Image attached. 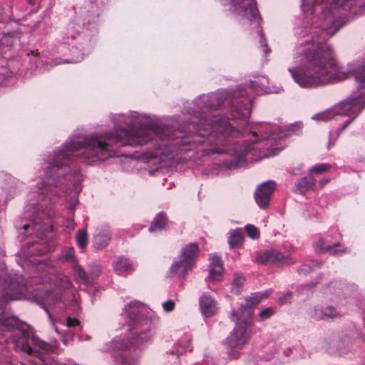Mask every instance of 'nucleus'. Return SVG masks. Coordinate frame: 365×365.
Instances as JSON below:
<instances>
[{
  "label": "nucleus",
  "mask_w": 365,
  "mask_h": 365,
  "mask_svg": "<svg viewBox=\"0 0 365 365\" xmlns=\"http://www.w3.org/2000/svg\"><path fill=\"white\" fill-rule=\"evenodd\" d=\"M200 311L205 317H211L217 312V302L212 296L203 293L199 299Z\"/></svg>",
  "instance_id": "nucleus-16"
},
{
  "label": "nucleus",
  "mask_w": 365,
  "mask_h": 365,
  "mask_svg": "<svg viewBox=\"0 0 365 365\" xmlns=\"http://www.w3.org/2000/svg\"><path fill=\"white\" fill-rule=\"evenodd\" d=\"M145 306L139 301H131L123 309L125 315L133 322L128 329V335L118 336L101 349L102 352H111L133 348L144 350L154 336L155 326L159 322L157 314H143Z\"/></svg>",
  "instance_id": "nucleus-4"
},
{
  "label": "nucleus",
  "mask_w": 365,
  "mask_h": 365,
  "mask_svg": "<svg viewBox=\"0 0 365 365\" xmlns=\"http://www.w3.org/2000/svg\"><path fill=\"white\" fill-rule=\"evenodd\" d=\"M340 313L332 306L324 307V320L334 319L340 317Z\"/></svg>",
  "instance_id": "nucleus-33"
},
{
  "label": "nucleus",
  "mask_w": 365,
  "mask_h": 365,
  "mask_svg": "<svg viewBox=\"0 0 365 365\" xmlns=\"http://www.w3.org/2000/svg\"><path fill=\"white\" fill-rule=\"evenodd\" d=\"M166 215L163 212L158 213L154 218L148 230L150 232H159L166 227Z\"/></svg>",
  "instance_id": "nucleus-24"
},
{
  "label": "nucleus",
  "mask_w": 365,
  "mask_h": 365,
  "mask_svg": "<svg viewBox=\"0 0 365 365\" xmlns=\"http://www.w3.org/2000/svg\"><path fill=\"white\" fill-rule=\"evenodd\" d=\"M329 181V178H324L319 181V185L321 188H322Z\"/></svg>",
  "instance_id": "nucleus-42"
},
{
  "label": "nucleus",
  "mask_w": 365,
  "mask_h": 365,
  "mask_svg": "<svg viewBox=\"0 0 365 365\" xmlns=\"http://www.w3.org/2000/svg\"><path fill=\"white\" fill-rule=\"evenodd\" d=\"M255 258L260 264H272L282 262L286 256L276 250H267L257 252Z\"/></svg>",
  "instance_id": "nucleus-19"
},
{
  "label": "nucleus",
  "mask_w": 365,
  "mask_h": 365,
  "mask_svg": "<svg viewBox=\"0 0 365 365\" xmlns=\"http://www.w3.org/2000/svg\"><path fill=\"white\" fill-rule=\"evenodd\" d=\"M298 128L299 129H301L302 123H296L295 125H289V130L294 131V128Z\"/></svg>",
  "instance_id": "nucleus-44"
},
{
  "label": "nucleus",
  "mask_w": 365,
  "mask_h": 365,
  "mask_svg": "<svg viewBox=\"0 0 365 365\" xmlns=\"http://www.w3.org/2000/svg\"><path fill=\"white\" fill-rule=\"evenodd\" d=\"M297 135H299V132H297V131H294Z\"/></svg>",
  "instance_id": "nucleus-49"
},
{
  "label": "nucleus",
  "mask_w": 365,
  "mask_h": 365,
  "mask_svg": "<svg viewBox=\"0 0 365 365\" xmlns=\"http://www.w3.org/2000/svg\"><path fill=\"white\" fill-rule=\"evenodd\" d=\"M245 230L252 239H256L259 237L258 229L252 225H247L245 227Z\"/></svg>",
  "instance_id": "nucleus-37"
},
{
  "label": "nucleus",
  "mask_w": 365,
  "mask_h": 365,
  "mask_svg": "<svg viewBox=\"0 0 365 365\" xmlns=\"http://www.w3.org/2000/svg\"><path fill=\"white\" fill-rule=\"evenodd\" d=\"M222 4L227 7L226 10L234 15L240 23L250 30H254L259 35V43L264 52L267 51V45L262 33L261 21L256 0H220Z\"/></svg>",
  "instance_id": "nucleus-7"
},
{
  "label": "nucleus",
  "mask_w": 365,
  "mask_h": 365,
  "mask_svg": "<svg viewBox=\"0 0 365 365\" xmlns=\"http://www.w3.org/2000/svg\"><path fill=\"white\" fill-rule=\"evenodd\" d=\"M60 325L61 327L54 325V329L65 344H67L82 329L79 321L71 317H68L64 322H60Z\"/></svg>",
  "instance_id": "nucleus-12"
},
{
  "label": "nucleus",
  "mask_w": 365,
  "mask_h": 365,
  "mask_svg": "<svg viewBox=\"0 0 365 365\" xmlns=\"http://www.w3.org/2000/svg\"><path fill=\"white\" fill-rule=\"evenodd\" d=\"M111 240V233L107 227H98L93 237V246L100 250L107 247Z\"/></svg>",
  "instance_id": "nucleus-18"
},
{
  "label": "nucleus",
  "mask_w": 365,
  "mask_h": 365,
  "mask_svg": "<svg viewBox=\"0 0 365 365\" xmlns=\"http://www.w3.org/2000/svg\"><path fill=\"white\" fill-rule=\"evenodd\" d=\"M309 315L315 320H324V307L320 305L314 307L310 310Z\"/></svg>",
  "instance_id": "nucleus-34"
},
{
  "label": "nucleus",
  "mask_w": 365,
  "mask_h": 365,
  "mask_svg": "<svg viewBox=\"0 0 365 365\" xmlns=\"http://www.w3.org/2000/svg\"><path fill=\"white\" fill-rule=\"evenodd\" d=\"M34 1L35 0H29V3L31 4H34Z\"/></svg>",
  "instance_id": "nucleus-45"
},
{
  "label": "nucleus",
  "mask_w": 365,
  "mask_h": 365,
  "mask_svg": "<svg viewBox=\"0 0 365 365\" xmlns=\"http://www.w3.org/2000/svg\"><path fill=\"white\" fill-rule=\"evenodd\" d=\"M18 41L19 39L17 36L9 34H5L0 39V49L3 50L4 47L11 48L14 46Z\"/></svg>",
  "instance_id": "nucleus-27"
},
{
  "label": "nucleus",
  "mask_w": 365,
  "mask_h": 365,
  "mask_svg": "<svg viewBox=\"0 0 365 365\" xmlns=\"http://www.w3.org/2000/svg\"><path fill=\"white\" fill-rule=\"evenodd\" d=\"M149 118L147 113L135 110L110 114L113 129L89 134L75 132L41 163L43 171L38 177L44 180L29 192L26 209L31 218L19 231L21 241L24 240L23 235L29 239L19 255L31 264L32 273L29 280L16 274L0 273V344L11 340L16 349L38 354L43 365L44 361L40 355L53 351L55 348L34 336L27 324H21L15 317L7 316L4 312L6 302L26 299L43 304L51 323L53 317L46 304L56 313L63 309L73 314L80 312L79 296L69 278L56 277L55 269L47 261L29 259L53 250L52 211L47 205L54 203L55 197L63 192L70 195L67 209L71 216L64 225L73 230V214L79 203L78 195L82 181L81 170L72 167L74 157L89 165H96L121 155L118 147L148 143L153 139L152 130L143 124Z\"/></svg>",
  "instance_id": "nucleus-1"
},
{
  "label": "nucleus",
  "mask_w": 365,
  "mask_h": 365,
  "mask_svg": "<svg viewBox=\"0 0 365 365\" xmlns=\"http://www.w3.org/2000/svg\"><path fill=\"white\" fill-rule=\"evenodd\" d=\"M330 168L329 165L326 163L315 165L310 168L309 172L310 173H323L328 171Z\"/></svg>",
  "instance_id": "nucleus-36"
},
{
  "label": "nucleus",
  "mask_w": 365,
  "mask_h": 365,
  "mask_svg": "<svg viewBox=\"0 0 365 365\" xmlns=\"http://www.w3.org/2000/svg\"><path fill=\"white\" fill-rule=\"evenodd\" d=\"M327 252L334 255L341 256L350 252V249L339 243H334L329 247Z\"/></svg>",
  "instance_id": "nucleus-29"
},
{
  "label": "nucleus",
  "mask_w": 365,
  "mask_h": 365,
  "mask_svg": "<svg viewBox=\"0 0 365 365\" xmlns=\"http://www.w3.org/2000/svg\"><path fill=\"white\" fill-rule=\"evenodd\" d=\"M89 271L86 272L81 266L75 265V277L77 282L83 289H87L91 287L94 279L98 278L101 273L100 264L93 262L89 264Z\"/></svg>",
  "instance_id": "nucleus-10"
},
{
  "label": "nucleus",
  "mask_w": 365,
  "mask_h": 365,
  "mask_svg": "<svg viewBox=\"0 0 365 365\" xmlns=\"http://www.w3.org/2000/svg\"><path fill=\"white\" fill-rule=\"evenodd\" d=\"M275 190L274 181H267L260 185L255 191V199L258 206L262 209L268 207L271 195Z\"/></svg>",
  "instance_id": "nucleus-13"
},
{
  "label": "nucleus",
  "mask_w": 365,
  "mask_h": 365,
  "mask_svg": "<svg viewBox=\"0 0 365 365\" xmlns=\"http://www.w3.org/2000/svg\"><path fill=\"white\" fill-rule=\"evenodd\" d=\"M162 307L165 312H171L175 308V302L172 299H167L162 302Z\"/></svg>",
  "instance_id": "nucleus-38"
},
{
  "label": "nucleus",
  "mask_w": 365,
  "mask_h": 365,
  "mask_svg": "<svg viewBox=\"0 0 365 365\" xmlns=\"http://www.w3.org/2000/svg\"><path fill=\"white\" fill-rule=\"evenodd\" d=\"M76 243L79 248L84 250L88 245V234L86 229L79 230L76 235Z\"/></svg>",
  "instance_id": "nucleus-30"
},
{
  "label": "nucleus",
  "mask_w": 365,
  "mask_h": 365,
  "mask_svg": "<svg viewBox=\"0 0 365 365\" xmlns=\"http://www.w3.org/2000/svg\"><path fill=\"white\" fill-rule=\"evenodd\" d=\"M322 262L312 261L309 264H303L299 269L300 274H306L311 270H314L317 267L321 266Z\"/></svg>",
  "instance_id": "nucleus-35"
},
{
  "label": "nucleus",
  "mask_w": 365,
  "mask_h": 365,
  "mask_svg": "<svg viewBox=\"0 0 365 365\" xmlns=\"http://www.w3.org/2000/svg\"><path fill=\"white\" fill-rule=\"evenodd\" d=\"M291 296H292V292H287L282 297H280L279 298V303L281 304H284L288 302V301L290 299Z\"/></svg>",
  "instance_id": "nucleus-41"
},
{
  "label": "nucleus",
  "mask_w": 365,
  "mask_h": 365,
  "mask_svg": "<svg viewBox=\"0 0 365 365\" xmlns=\"http://www.w3.org/2000/svg\"><path fill=\"white\" fill-rule=\"evenodd\" d=\"M245 279L240 274H235L232 284V292L235 294H240L244 284Z\"/></svg>",
  "instance_id": "nucleus-31"
},
{
  "label": "nucleus",
  "mask_w": 365,
  "mask_h": 365,
  "mask_svg": "<svg viewBox=\"0 0 365 365\" xmlns=\"http://www.w3.org/2000/svg\"><path fill=\"white\" fill-rule=\"evenodd\" d=\"M326 289V292L329 295V297L331 301L344 304L346 299L353 296L356 290V287L342 280H334L329 284Z\"/></svg>",
  "instance_id": "nucleus-9"
},
{
  "label": "nucleus",
  "mask_w": 365,
  "mask_h": 365,
  "mask_svg": "<svg viewBox=\"0 0 365 365\" xmlns=\"http://www.w3.org/2000/svg\"><path fill=\"white\" fill-rule=\"evenodd\" d=\"M19 182L11 175L0 172V201L14 198L19 191Z\"/></svg>",
  "instance_id": "nucleus-11"
},
{
  "label": "nucleus",
  "mask_w": 365,
  "mask_h": 365,
  "mask_svg": "<svg viewBox=\"0 0 365 365\" xmlns=\"http://www.w3.org/2000/svg\"><path fill=\"white\" fill-rule=\"evenodd\" d=\"M294 34L299 41L293 50L294 65L288 68V71L301 88H316L339 83L351 76L354 77L355 86L349 97L312 118L339 121L356 110H362L365 108V60L341 66L334 58L331 46L316 31L297 27Z\"/></svg>",
  "instance_id": "nucleus-3"
},
{
  "label": "nucleus",
  "mask_w": 365,
  "mask_h": 365,
  "mask_svg": "<svg viewBox=\"0 0 365 365\" xmlns=\"http://www.w3.org/2000/svg\"><path fill=\"white\" fill-rule=\"evenodd\" d=\"M316 186V180L312 177H304L299 179L295 184L294 191L304 195L309 190H314Z\"/></svg>",
  "instance_id": "nucleus-22"
},
{
  "label": "nucleus",
  "mask_w": 365,
  "mask_h": 365,
  "mask_svg": "<svg viewBox=\"0 0 365 365\" xmlns=\"http://www.w3.org/2000/svg\"><path fill=\"white\" fill-rule=\"evenodd\" d=\"M198 253L199 247L196 243H190L182 247L180 257L185 259V269L194 267Z\"/></svg>",
  "instance_id": "nucleus-20"
},
{
  "label": "nucleus",
  "mask_w": 365,
  "mask_h": 365,
  "mask_svg": "<svg viewBox=\"0 0 365 365\" xmlns=\"http://www.w3.org/2000/svg\"><path fill=\"white\" fill-rule=\"evenodd\" d=\"M364 9L361 8V9H359V13H361V12H364Z\"/></svg>",
  "instance_id": "nucleus-46"
},
{
  "label": "nucleus",
  "mask_w": 365,
  "mask_h": 365,
  "mask_svg": "<svg viewBox=\"0 0 365 365\" xmlns=\"http://www.w3.org/2000/svg\"><path fill=\"white\" fill-rule=\"evenodd\" d=\"M192 336L185 334L180 337L174 345V349L170 351L172 354H176L178 357L185 352L192 351L191 346Z\"/></svg>",
  "instance_id": "nucleus-21"
},
{
  "label": "nucleus",
  "mask_w": 365,
  "mask_h": 365,
  "mask_svg": "<svg viewBox=\"0 0 365 365\" xmlns=\"http://www.w3.org/2000/svg\"><path fill=\"white\" fill-rule=\"evenodd\" d=\"M59 40L63 44L71 47L69 48L71 58L66 60L65 63H78L81 61L91 52L93 48L92 41L80 34L75 36L69 32L62 33Z\"/></svg>",
  "instance_id": "nucleus-8"
},
{
  "label": "nucleus",
  "mask_w": 365,
  "mask_h": 365,
  "mask_svg": "<svg viewBox=\"0 0 365 365\" xmlns=\"http://www.w3.org/2000/svg\"><path fill=\"white\" fill-rule=\"evenodd\" d=\"M253 89L266 93H279L283 91L281 86H270L268 78L260 76L251 81L247 88L240 86L234 92L218 91L202 94L193 103V118L188 127L189 130L192 126L196 130L197 133L193 135H185V132L180 130H174L166 124L153 120L150 115L148 114L150 118L145 120L143 124L150 130H152L153 137L159 141L158 154L162 160H169L191 149L199 150L204 155L227 153L232 157L230 162L225 163L229 169L242 166L246 156L250 154L260 158L276 155H261L259 145L265 138H259L258 133H261V130L252 125L247 127L250 130V140L253 139V141L242 145H230V138L246 136L245 131L233 127L227 118L220 115H212L214 110L224 105L229 108L232 118L246 120L251 113L252 98L250 91Z\"/></svg>",
  "instance_id": "nucleus-2"
},
{
  "label": "nucleus",
  "mask_w": 365,
  "mask_h": 365,
  "mask_svg": "<svg viewBox=\"0 0 365 365\" xmlns=\"http://www.w3.org/2000/svg\"><path fill=\"white\" fill-rule=\"evenodd\" d=\"M117 365H138V359L124 354H119L115 359Z\"/></svg>",
  "instance_id": "nucleus-28"
},
{
  "label": "nucleus",
  "mask_w": 365,
  "mask_h": 365,
  "mask_svg": "<svg viewBox=\"0 0 365 365\" xmlns=\"http://www.w3.org/2000/svg\"><path fill=\"white\" fill-rule=\"evenodd\" d=\"M283 137H284V135H280L279 136V138H283Z\"/></svg>",
  "instance_id": "nucleus-48"
},
{
  "label": "nucleus",
  "mask_w": 365,
  "mask_h": 365,
  "mask_svg": "<svg viewBox=\"0 0 365 365\" xmlns=\"http://www.w3.org/2000/svg\"><path fill=\"white\" fill-rule=\"evenodd\" d=\"M268 292L247 297L240 303L237 310H233L230 315V319L235 323L234 329L226 339L227 349H239L250 340L253 331V309L262 298L267 297Z\"/></svg>",
  "instance_id": "nucleus-6"
},
{
  "label": "nucleus",
  "mask_w": 365,
  "mask_h": 365,
  "mask_svg": "<svg viewBox=\"0 0 365 365\" xmlns=\"http://www.w3.org/2000/svg\"><path fill=\"white\" fill-rule=\"evenodd\" d=\"M210 267L208 279L212 282L220 281L223 277L224 267L222 259L215 254L210 257Z\"/></svg>",
  "instance_id": "nucleus-17"
},
{
  "label": "nucleus",
  "mask_w": 365,
  "mask_h": 365,
  "mask_svg": "<svg viewBox=\"0 0 365 365\" xmlns=\"http://www.w3.org/2000/svg\"><path fill=\"white\" fill-rule=\"evenodd\" d=\"M74 250L72 247H66L62 251L59 256V259L63 262H69L75 271V265H78L74 257Z\"/></svg>",
  "instance_id": "nucleus-25"
},
{
  "label": "nucleus",
  "mask_w": 365,
  "mask_h": 365,
  "mask_svg": "<svg viewBox=\"0 0 365 365\" xmlns=\"http://www.w3.org/2000/svg\"><path fill=\"white\" fill-rule=\"evenodd\" d=\"M19 365H24V364H20Z\"/></svg>",
  "instance_id": "nucleus-50"
},
{
  "label": "nucleus",
  "mask_w": 365,
  "mask_h": 365,
  "mask_svg": "<svg viewBox=\"0 0 365 365\" xmlns=\"http://www.w3.org/2000/svg\"><path fill=\"white\" fill-rule=\"evenodd\" d=\"M361 111V110H356L351 113V115L346 116L345 118H343L342 120H340L341 123L339 128L330 131L327 145L329 149L334 145L341 132L344 130L357 118Z\"/></svg>",
  "instance_id": "nucleus-15"
},
{
  "label": "nucleus",
  "mask_w": 365,
  "mask_h": 365,
  "mask_svg": "<svg viewBox=\"0 0 365 365\" xmlns=\"http://www.w3.org/2000/svg\"><path fill=\"white\" fill-rule=\"evenodd\" d=\"M185 259L180 257L179 259L174 261L169 269V275L170 277L178 276L180 278H183L188 274L189 272L192 270L193 267H189L185 269Z\"/></svg>",
  "instance_id": "nucleus-23"
},
{
  "label": "nucleus",
  "mask_w": 365,
  "mask_h": 365,
  "mask_svg": "<svg viewBox=\"0 0 365 365\" xmlns=\"http://www.w3.org/2000/svg\"><path fill=\"white\" fill-rule=\"evenodd\" d=\"M114 272L119 276L131 274L136 268V263L131 259L120 256L113 262Z\"/></svg>",
  "instance_id": "nucleus-14"
},
{
  "label": "nucleus",
  "mask_w": 365,
  "mask_h": 365,
  "mask_svg": "<svg viewBox=\"0 0 365 365\" xmlns=\"http://www.w3.org/2000/svg\"><path fill=\"white\" fill-rule=\"evenodd\" d=\"M232 357H234V358H236V357H237V354H233L232 355Z\"/></svg>",
  "instance_id": "nucleus-47"
},
{
  "label": "nucleus",
  "mask_w": 365,
  "mask_h": 365,
  "mask_svg": "<svg viewBox=\"0 0 365 365\" xmlns=\"http://www.w3.org/2000/svg\"><path fill=\"white\" fill-rule=\"evenodd\" d=\"M274 312L273 309L267 307L264 309L259 313V317L262 321H264L269 319L271 316L274 314Z\"/></svg>",
  "instance_id": "nucleus-39"
},
{
  "label": "nucleus",
  "mask_w": 365,
  "mask_h": 365,
  "mask_svg": "<svg viewBox=\"0 0 365 365\" xmlns=\"http://www.w3.org/2000/svg\"><path fill=\"white\" fill-rule=\"evenodd\" d=\"M91 336L88 334H82L80 336V341H89L91 339Z\"/></svg>",
  "instance_id": "nucleus-43"
},
{
  "label": "nucleus",
  "mask_w": 365,
  "mask_h": 365,
  "mask_svg": "<svg viewBox=\"0 0 365 365\" xmlns=\"http://www.w3.org/2000/svg\"><path fill=\"white\" fill-rule=\"evenodd\" d=\"M242 241V234L240 230H232L229 232L228 243L231 248L239 246Z\"/></svg>",
  "instance_id": "nucleus-26"
},
{
  "label": "nucleus",
  "mask_w": 365,
  "mask_h": 365,
  "mask_svg": "<svg viewBox=\"0 0 365 365\" xmlns=\"http://www.w3.org/2000/svg\"><path fill=\"white\" fill-rule=\"evenodd\" d=\"M302 9L313 15L312 23L330 36L334 35L356 12L355 0H301Z\"/></svg>",
  "instance_id": "nucleus-5"
},
{
  "label": "nucleus",
  "mask_w": 365,
  "mask_h": 365,
  "mask_svg": "<svg viewBox=\"0 0 365 365\" xmlns=\"http://www.w3.org/2000/svg\"><path fill=\"white\" fill-rule=\"evenodd\" d=\"M330 245L322 238H317L313 243L314 250L317 253L327 252Z\"/></svg>",
  "instance_id": "nucleus-32"
},
{
  "label": "nucleus",
  "mask_w": 365,
  "mask_h": 365,
  "mask_svg": "<svg viewBox=\"0 0 365 365\" xmlns=\"http://www.w3.org/2000/svg\"><path fill=\"white\" fill-rule=\"evenodd\" d=\"M98 22V16H93L92 19H89L87 22L88 25L86 26V23L83 22V26L86 27V29H96V26L97 25V23Z\"/></svg>",
  "instance_id": "nucleus-40"
}]
</instances>
